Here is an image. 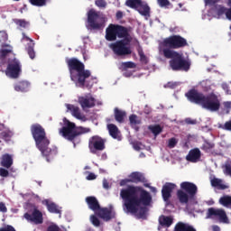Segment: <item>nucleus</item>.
Returning a JSON list of instances; mask_svg holds the SVG:
<instances>
[{
	"mask_svg": "<svg viewBox=\"0 0 231 231\" xmlns=\"http://www.w3.org/2000/svg\"><path fill=\"white\" fill-rule=\"evenodd\" d=\"M120 196L128 214H134L139 219H147V212L152 203V196L140 186H128L121 189Z\"/></svg>",
	"mask_w": 231,
	"mask_h": 231,
	"instance_id": "nucleus-1",
	"label": "nucleus"
},
{
	"mask_svg": "<svg viewBox=\"0 0 231 231\" xmlns=\"http://www.w3.org/2000/svg\"><path fill=\"white\" fill-rule=\"evenodd\" d=\"M31 134L35 142L37 149L41 152L47 162H51L57 156L59 151L57 146L50 147V139L46 135V129L41 124L31 125Z\"/></svg>",
	"mask_w": 231,
	"mask_h": 231,
	"instance_id": "nucleus-2",
	"label": "nucleus"
},
{
	"mask_svg": "<svg viewBox=\"0 0 231 231\" xmlns=\"http://www.w3.org/2000/svg\"><path fill=\"white\" fill-rule=\"evenodd\" d=\"M65 61L72 82H75L78 88L91 89L93 83L88 81V79L91 77V70L86 69V65L77 58H66Z\"/></svg>",
	"mask_w": 231,
	"mask_h": 231,
	"instance_id": "nucleus-3",
	"label": "nucleus"
},
{
	"mask_svg": "<svg viewBox=\"0 0 231 231\" xmlns=\"http://www.w3.org/2000/svg\"><path fill=\"white\" fill-rule=\"evenodd\" d=\"M185 97L191 104L202 106L204 109L211 111L212 113H216V111L221 109V101L217 95L214 93L205 96L203 92H199L196 88H191L185 94Z\"/></svg>",
	"mask_w": 231,
	"mask_h": 231,
	"instance_id": "nucleus-4",
	"label": "nucleus"
},
{
	"mask_svg": "<svg viewBox=\"0 0 231 231\" xmlns=\"http://www.w3.org/2000/svg\"><path fill=\"white\" fill-rule=\"evenodd\" d=\"M162 54L165 59H171L170 67L173 71H189L190 69V61L183 54L171 49H162Z\"/></svg>",
	"mask_w": 231,
	"mask_h": 231,
	"instance_id": "nucleus-5",
	"label": "nucleus"
},
{
	"mask_svg": "<svg viewBox=\"0 0 231 231\" xmlns=\"http://www.w3.org/2000/svg\"><path fill=\"white\" fill-rule=\"evenodd\" d=\"M60 133L63 136V138H65L69 142H72L74 147H76L77 143H80V135L91 133V128L84 126H79L76 128L75 123L68 121L67 125L63 126L60 130Z\"/></svg>",
	"mask_w": 231,
	"mask_h": 231,
	"instance_id": "nucleus-6",
	"label": "nucleus"
},
{
	"mask_svg": "<svg viewBox=\"0 0 231 231\" xmlns=\"http://www.w3.org/2000/svg\"><path fill=\"white\" fill-rule=\"evenodd\" d=\"M198 194V186L193 182L183 181L180 189L177 190V198L182 205H187L189 199H194Z\"/></svg>",
	"mask_w": 231,
	"mask_h": 231,
	"instance_id": "nucleus-7",
	"label": "nucleus"
},
{
	"mask_svg": "<svg viewBox=\"0 0 231 231\" xmlns=\"http://www.w3.org/2000/svg\"><path fill=\"white\" fill-rule=\"evenodd\" d=\"M132 41L133 37H131V34L128 33V36L123 37V40L111 43L110 48L112 49V51H114L115 55H117V57H125L133 53L131 46H129Z\"/></svg>",
	"mask_w": 231,
	"mask_h": 231,
	"instance_id": "nucleus-8",
	"label": "nucleus"
},
{
	"mask_svg": "<svg viewBox=\"0 0 231 231\" xmlns=\"http://www.w3.org/2000/svg\"><path fill=\"white\" fill-rule=\"evenodd\" d=\"M87 28L88 30H96L100 32L103 28H106V17L95 9H90L88 12Z\"/></svg>",
	"mask_w": 231,
	"mask_h": 231,
	"instance_id": "nucleus-9",
	"label": "nucleus"
},
{
	"mask_svg": "<svg viewBox=\"0 0 231 231\" xmlns=\"http://www.w3.org/2000/svg\"><path fill=\"white\" fill-rule=\"evenodd\" d=\"M124 39V37H129V29L124 25L110 23L106 29L105 39L106 41L113 42L116 39Z\"/></svg>",
	"mask_w": 231,
	"mask_h": 231,
	"instance_id": "nucleus-10",
	"label": "nucleus"
},
{
	"mask_svg": "<svg viewBox=\"0 0 231 231\" xmlns=\"http://www.w3.org/2000/svg\"><path fill=\"white\" fill-rule=\"evenodd\" d=\"M162 50H179V48H185V46H189L187 42V39L180 36V35H171L165 38L161 43Z\"/></svg>",
	"mask_w": 231,
	"mask_h": 231,
	"instance_id": "nucleus-11",
	"label": "nucleus"
},
{
	"mask_svg": "<svg viewBox=\"0 0 231 231\" xmlns=\"http://www.w3.org/2000/svg\"><path fill=\"white\" fill-rule=\"evenodd\" d=\"M23 71V65H21V61L17 60L15 57L9 58L7 60V67L5 69V75L10 77V79H19Z\"/></svg>",
	"mask_w": 231,
	"mask_h": 231,
	"instance_id": "nucleus-12",
	"label": "nucleus"
},
{
	"mask_svg": "<svg viewBox=\"0 0 231 231\" xmlns=\"http://www.w3.org/2000/svg\"><path fill=\"white\" fill-rule=\"evenodd\" d=\"M125 6L136 10L143 17H151V7L142 0H126Z\"/></svg>",
	"mask_w": 231,
	"mask_h": 231,
	"instance_id": "nucleus-13",
	"label": "nucleus"
},
{
	"mask_svg": "<svg viewBox=\"0 0 231 231\" xmlns=\"http://www.w3.org/2000/svg\"><path fill=\"white\" fill-rule=\"evenodd\" d=\"M206 219H214L215 221H219V223H229L226 211L223 208H209L206 214Z\"/></svg>",
	"mask_w": 231,
	"mask_h": 231,
	"instance_id": "nucleus-14",
	"label": "nucleus"
},
{
	"mask_svg": "<svg viewBox=\"0 0 231 231\" xmlns=\"http://www.w3.org/2000/svg\"><path fill=\"white\" fill-rule=\"evenodd\" d=\"M106 140L99 135H93L88 140V149L92 154H97L98 152L106 149Z\"/></svg>",
	"mask_w": 231,
	"mask_h": 231,
	"instance_id": "nucleus-15",
	"label": "nucleus"
},
{
	"mask_svg": "<svg viewBox=\"0 0 231 231\" xmlns=\"http://www.w3.org/2000/svg\"><path fill=\"white\" fill-rule=\"evenodd\" d=\"M23 217L26 220L30 221L31 223H34V225H42V223H44L42 212H41L37 208H34L32 214L25 213Z\"/></svg>",
	"mask_w": 231,
	"mask_h": 231,
	"instance_id": "nucleus-16",
	"label": "nucleus"
},
{
	"mask_svg": "<svg viewBox=\"0 0 231 231\" xmlns=\"http://www.w3.org/2000/svg\"><path fill=\"white\" fill-rule=\"evenodd\" d=\"M176 184L172 182H166L162 189V196L165 203H169V199L172 198V191L176 190Z\"/></svg>",
	"mask_w": 231,
	"mask_h": 231,
	"instance_id": "nucleus-17",
	"label": "nucleus"
},
{
	"mask_svg": "<svg viewBox=\"0 0 231 231\" xmlns=\"http://www.w3.org/2000/svg\"><path fill=\"white\" fill-rule=\"evenodd\" d=\"M96 216L100 217V219H103V221H111V219H115L116 213L109 208H99Z\"/></svg>",
	"mask_w": 231,
	"mask_h": 231,
	"instance_id": "nucleus-18",
	"label": "nucleus"
},
{
	"mask_svg": "<svg viewBox=\"0 0 231 231\" xmlns=\"http://www.w3.org/2000/svg\"><path fill=\"white\" fill-rule=\"evenodd\" d=\"M97 99L92 96H85L79 97V103L81 106L82 109H91L95 107Z\"/></svg>",
	"mask_w": 231,
	"mask_h": 231,
	"instance_id": "nucleus-19",
	"label": "nucleus"
},
{
	"mask_svg": "<svg viewBox=\"0 0 231 231\" xmlns=\"http://www.w3.org/2000/svg\"><path fill=\"white\" fill-rule=\"evenodd\" d=\"M67 111H70L72 116L78 120H86V116L80 113V108L75 105L66 104Z\"/></svg>",
	"mask_w": 231,
	"mask_h": 231,
	"instance_id": "nucleus-20",
	"label": "nucleus"
},
{
	"mask_svg": "<svg viewBox=\"0 0 231 231\" xmlns=\"http://www.w3.org/2000/svg\"><path fill=\"white\" fill-rule=\"evenodd\" d=\"M86 203L90 210H93L95 214L100 209V203L97 197L89 196L86 198Z\"/></svg>",
	"mask_w": 231,
	"mask_h": 231,
	"instance_id": "nucleus-21",
	"label": "nucleus"
},
{
	"mask_svg": "<svg viewBox=\"0 0 231 231\" xmlns=\"http://www.w3.org/2000/svg\"><path fill=\"white\" fill-rule=\"evenodd\" d=\"M199 158H201V151H199V148L190 150L186 156L187 162H190L191 163H196Z\"/></svg>",
	"mask_w": 231,
	"mask_h": 231,
	"instance_id": "nucleus-22",
	"label": "nucleus"
},
{
	"mask_svg": "<svg viewBox=\"0 0 231 231\" xmlns=\"http://www.w3.org/2000/svg\"><path fill=\"white\" fill-rule=\"evenodd\" d=\"M42 205L47 207V209L49 212H51V214H62V210H60L59 205L55 204L54 202L45 199L42 201Z\"/></svg>",
	"mask_w": 231,
	"mask_h": 231,
	"instance_id": "nucleus-23",
	"label": "nucleus"
},
{
	"mask_svg": "<svg viewBox=\"0 0 231 231\" xmlns=\"http://www.w3.org/2000/svg\"><path fill=\"white\" fill-rule=\"evenodd\" d=\"M130 183H145V176L139 171H134L129 176Z\"/></svg>",
	"mask_w": 231,
	"mask_h": 231,
	"instance_id": "nucleus-24",
	"label": "nucleus"
},
{
	"mask_svg": "<svg viewBox=\"0 0 231 231\" xmlns=\"http://www.w3.org/2000/svg\"><path fill=\"white\" fill-rule=\"evenodd\" d=\"M12 136H14V132L5 129V125L0 123V140H4V142H10V140H12Z\"/></svg>",
	"mask_w": 231,
	"mask_h": 231,
	"instance_id": "nucleus-25",
	"label": "nucleus"
},
{
	"mask_svg": "<svg viewBox=\"0 0 231 231\" xmlns=\"http://www.w3.org/2000/svg\"><path fill=\"white\" fill-rule=\"evenodd\" d=\"M0 165L5 169H10L14 165V157L10 153L3 154L1 157Z\"/></svg>",
	"mask_w": 231,
	"mask_h": 231,
	"instance_id": "nucleus-26",
	"label": "nucleus"
},
{
	"mask_svg": "<svg viewBox=\"0 0 231 231\" xmlns=\"http://www.w3.org/2000/svg\"><path fill=\"white\" fill-rule=\"evenodd\" d=\"M172 223H174V218L171 216L162 215L159 217V225L164 228H169Z\"/></svg>",
	"mask_w": 231,
	"mask_h": 231,
	"instance_id": "nucleus-27",
	"label": "nucleus"
},
{
	"mask_svg": "<svg viewBox=\"0 0 231 231\" xmlns=\"http://www.w3.org/2000/svg\"><path fill=\"white\" fill-rule=\"evenodd\" d=\"M14 91H18L21 93H26L30 91V82L28 81H19L18 83L14 84Z\"/></svg>",
	"mask_w": 231,
	"mask_h": 231,
	"instance_id": "nucleus-28",
	"label": "nucleus"
},
{
	"mask_svg": "<svg viewBox=\"0 0 231 231\" xmlns=\"http://www.w3.org/2000/svg\"><path fill=\"white\" fill-rule=\"evenodd\" d=\"M2 48H6V49H1L0 50V59L2 60V62H5V61H8V54L9 53H12V46L8 45V44H2L1 45Z\"/></svg>",
	"mask_w": 231,
	"mask_h": 231,
	"instance_id": "nucleus-29",
	"label": "nucleus"
},
{
	"mask_svg": "<svg viewBox=\"0 0 231 231\" xmlns=\"http://www.w3.org/2000/svg\"><path fill=\"white\" fill-rule=\"evenodd\" d=\"M211 187H215L218 190H226L228 189V186L223 183V180L217 178L211 180Z\"/></svg>",
	"mask_w": 231,
	"mask_h": 231,
	"instance_id": "nucleus-30",
	"label": "nucleus"
},
{
	"mask_svg": "<svg viewBox=\"0 0 231 231\" xmlns=\"http://www.w3.org/2000/svg\"><path fill=\"white\" fill-rule=\"evenodd\" d=\"M215 148H216V143L207 139L203 141V143L200 146L201 151H204V152H212Z\"/></svg>",
	"mask_w": 231,
	"mask_h": 231,
	"instance_id": "nucleus-31",
	"label": "nucleus"
},
{
	"mask_svg": "<svg viewBox=\"0 0 231 231\" xmlns=\"http://www.w3.org/2000/svg\"><path fill=\"white\" fill-rule=\"evenodd\" d=\"M107 129H108V133H109L110 136H112V138H114V140L118 139V134L120 133V131L118 130V126H116L114 124H109V125H107Z\"/></svg>",
	"mask_w": 231,
	"mask_h": 231,
	"instance_id": "nucleus-32",
	"label": "nucleus"
},
{
	"mask_svg": "<svg viewBox=\"0 0 231 231\" xmlns=\"http://www.w3.org/2000/svg\"><path fill=\"white\" fill-rule=\"evenodd\" d=\"M126 116H127V113H125V111H122L118 108L115 109V118H116V121L118 122L119 124H124V120Z\"/></svg>",
	"mask_w": 231,
	"mask_h": 231,
	"instance_id": "nucleus-33",
	"label": "nucleus"
},
{
	"mask_svg": "<svg viewBox=\"0 0 231 231\" xmlns=\"http://www.w3.org/2000/svg\"><path fill=\"white\" fill-rule=\"evenodd\" d=\"M218 203L222 205V207H226V208H231V196L224 195L219 199Z\"/></svg>",
	"mask_w": 231,
	"mask_h": 231,
	"instance_id": "nucleus-34",
	"label": "nucleus"
},
{
	"mask_svg": "<svg viewBox=\"0 0 231 231\" xmlns=\"http://www.w3.org/2000/svg\"><path fill=\"white\" fill-rule=\"evenodd\" d=\"M134 68H136V63L133 61L122 62L120 66V69H122V71H127V69H134Z\"/></svg>",
	"mask_w": 231,
	"mask_h": 231,
	"instance_id": "nucleus-35",
	"label": "nucleus"
},
{
	"mask_svg": "<svg viewBox=\"0 0 231 231\" xmlns=\"http://www.w3.org/2000/svg\"><path fill=\"white\" fill-rule=\"evenodd\" d=\"M137 53L139 55L140 62H142V64H149V58H147V56L143 52V49H142V47H139L137 49Z\"/></svg>",
	"mask_w": 231,
	"mask_h": 231,
	"instance_id": "nucleus-36",
	"label": "nucleus"
},
{
	"mask_svg": "<svg viewBox=\"0 0 231 231\" xmlns=\"http://www.w3.org/2000/svg\"><path fill=\"white\" fill-rule=\"evenodd\" d=\"M129 122L130 125L134 126V125H140L142 124V120L138 118V116L133 114L129 116Z\"/></svg>",
	"mask_w": 231,
	"mask_h": 231,
	"instance_id": "nucleus-37",
	"label": "nucleus"
},
{
	"mask_svg": "<svg viewBox=\"0 0 231 231\" xmlns=\"http://www.w3.org/2000/svg\"><path fill=\"white\" fill-rule=\"evenodd\" d=\"M190 225L185 224L183 222H178L175 226L173 231H187Z\"/></svg>",
	"mask_w": 231,
	"mask_h": 231,
	"instance_id": "nucleus-38",
	"label": "nucleus"
},
{
	"mask_svg": "<svg viewBox=\"0 0 231 231\" xmlns=\"http://www.w3.org/2000/svg\"><path fill=\"white\" fill-rule=\"evenodd\" d=\"M149 129L154 134V136H158L162 131H163V128L160 125H150Z\"/></svg>",
	"mask_w": 231,
	"mask_h": 231,
	"instance_id": "nucleus-39",
	"label": "nucleus"
},
{
	"mask_svg": "<svg viewBox=\"0 0 231 231\" xmlns=\"http://www.w3.org/2000/svg\"><path fill=\"white\" fill-rule=\"evenodd\" d=\"M33 48H35V43H28L26 50L30 59L32 60L35 59V50Z\"/></svg>",
	"mask_w": 231,
	"mask_h": 231,
	"instance_id": "nucleus-40",
	"label": "nucleus"
},
{
	"mask_svg": "<svg viewBox=\"0 0 231 231\" xmlns=\"http://www.w3.org/2000/svg\"><path fill=\"white\" fill-rule=\"evenodd\" d=\"M32 6H46L48 0H29Z\"/></svg>",
	"mask_w": 231,
	"mask_h": 231,
	"instance_id": "nucleus-41",
	"label": "nucleus"
},
{
	"mask_svg": "<svg viewBox=\"0 0 231 231\" xmlns=\"http://www.w3.org/2000/svg\"><path fill=\"white\" fill-rule=\"evenodd\" d=\"M14 23H15L17 26H20L21 28H26V26L30 24V23L24 19H14Z\"/></svg>",
	"mask_w": 231,
	"mask_h": 231,
	"instance_id": "nucleus-42",
	"label": "nucleus"
},
{
	"mask_svg": "<svg viewBox=\"0 0 231 231\" xmlns=\"http://www.w3.org/2000/svg\"><path fill=\"white\" fill-rule=\"evenodd\" d=\"M6 41H8V33L5 31H0V43L6 44Z\"/></svg>",
	"mask_w": 231,
	"mask_h": 231,
	"instance_id": "nucleus-43",
	"label": "nucleus"
},
{
	"mask_svg": "<svg viewBox=\"0 0 231 231\" xmlns=\"http://www.w3.org/2000/svg\"><path fill=\"white\" fill-rule=\"evenodd\" d=\"M216 8H217V15H223L224 14H226V11L228 10V8H226L225 6H222V5H216Z\"/></svg>",
	"mask_w": 231,
	"mask_h": 231,
	"instance_id": "nucleus-44",
	"label": "nucleus"
},
{
	"mask_svg": "<svg viewBox=\"0 0 231 231\" xmlns=\"http://www.w3.org/2000/svg\"><path fill=\"white\" fill-rule=\"evenodd\" d=\"M90 221L94 226H97V227L100 226V219H98V217H97V216L92 215L90 217Z\"/></svg>",
	"mask_w": 231,
	"mask_h": 231,
	"instance_id": "nucleus-45",
	"label": "nucleus"
},
{
	"mask_svg": "<svg viewBox=\"0 0 231 231\" xmlns=\"http://www.w3.org/2000/svg\"><path fill=\"white\" fill-rule=\"evenodd\" d=\"M178 145V139L177 138H171L168 141V147H170V149H174V146Z\"/></svg>",
	"mask_w": 231,
	"mask_h": 231,
	"instance_id": "nucleus-46",
	"label": "nucleus"
},
{
	"mask_svg": "<svg viewBox=\"0 0 231 231\" xmlns=\"http://www.w3.org/2000/svg\"><path fill=\"white\" fill-rule=\"evenodd\" d=\"M95 5L98 6V8H106V6H107L106 0H96Z\"/></svg>",
	"mask_w": 231,
	"mask_h": 231,
	"instance_id": "nucleus-47",
	"label": "nucleus"
},
{
	"mask_svg": "<svg viewBox=\"0 0 231 231\" xmlns=\"http://www.w3.org/2000/svg\"><path fill=\"white\" fill-rule=\"evenodd\" d=\"M221 0H204L206 6H215Z\"/></svg>",
	"mask_w": 231,
	"mask_h": 231,
	"instance_id": "nucleus-48",
	"label": "nucleus"
},
{
	"mask_svg": "<svg viewBox=\"0 0 231 231\" xmlns=\"http://www.w3.org/2000/svg\"><path fill=\"white\" fill-rule=\"evenodd\" d=\"M0 176L2 178H8V176H10V172L5 168H0Z\"/></svg>",
	"mask_w": 231,
	"mask_h": 231,
	"instance_id": "nucleus-49",
	"label": "nucleus"
},
{
	"mask_svg": "<svg viewBox=\"0 0 231 231\" xmlns=\"http://www.w3.org/2000/svg\"><path fill=\"white\" fill-rule=\"evenodd\" d=\"M158 5L163 8V6H169L171 2L169 0H157Z\"/></svg>",
	"mask_w": 231,
	"mask_h": 231,
	"instance_id": "nucleus-50",
	"label": "nucleus"
},
{
	"mask_svg": "<svg viewBox=\"0 0 231 231\" xmlns=\"http://www.w3.org/2000/svg\"><path fill=\"white\" fill-rule=\"evenodd\" d=\"M164 88H170V89H176V88H178V82L170 81L164 86Z\"/></svg>",
	"mask_w": 231,
	"mask_h": 231,
	"instance_id": "nucleus-51",
	"label": "nucleus"
},
{
	"mask_svg": "<svg viewBox=\"0 0 231 231\" xmlns=\"http://www.w3.org/2000/svg\"><path fill=\"white\" fill-rule=\"evenodd\" d=\"M227 5L230 6V8H227L226 12V17L228 19V21H231V0L227 1Z\"/></svg>",
	"mask_w": 231,
	"mask_h": 231,
	"instance_id": "nucleus-52",
	"label": "nucleus"
},
{
	"mask_svg": "<svg viewBox=\"0 0 231 231\" xmlns=\"http://www.w3.org/2000/svg\"><path fill=\"white\" fill-rule=\"evenodd\" d=\"M185 123L188 124V125H196L198 124V121L196 119L188 117L185 119Z\"/></svg>",
	"mask_w": 231,
	"mask_h": 231,
	"instance_id": "nucleus-53",
	"label": "nucleus"
},
{
	"mask_svg": "<svg viewBox=\"0 0 231 231\" xmlns=\"http://www.w3.org/2000/svg\"><path fill=\"white\" fill-rule=\"evenodd\" d=\"M46 231H60V227H59V226L53 224V225L49 226L47 227Z\"/></svg>",
	"mask_w": 231,
	"mask_h": 231,
	"instance_id": "nucleus-54",
	"label": "nucleus"
},
{
	"mask_svg": "<svg viewBox=\"0 0 231 231\" xmlns=\"http://www.w3.org/2000/svg\"><path fill=\"white\" fill-rule=\"evenodd\" d=\"M0 212L3 214H6V212H8V208H6V204H5V202H0Z\"/></svg>",
	"mask_w": 231,
	"mask_h": 231,
	"instance_id": "nucleus-55",
	"label": "nucleus"
},
{
	"mask_svg": "<svg viewBox=\"0 0 231 231\" xmlns=\"http://www.w3.org/2000/svg\"><path fill=\"white\" fill-rule=\"evenodd\" d=\"M0 231H16L14 226L7 225L5 227H1Z\"/></svg>",
	"mask_w": 231,
	"mask_h": 231,
	"instance_id": "nucleus-56",
	"label": "nucleus"
},
{
	"mask_svg": "<svg viewBox=\"0 0 231 231\" xmlns=\"http://www.w3.org/2000/svg\"><path fill=\"white\" fill-rule=\"evenodd\" d=\"M222 129L225 131H231V120L225 123V125L222 126Z\"/></svg>",
	"mask_w": 231,
	"mask_h": 231,
	"instance_id": "nucleus-57",
	"label": "nucleus"
},
{
	"mask_svg": "<svg viewBox=\"0 0 231 231\" xmlns=\"http://www.w3.org/2000/svg\"><path fill=\"white\" fill-rule=\"evenodd\" d=\"M134 151H142V143L136 142L133 143Z\"/></svg>",
	"mask_w": 231,
	"mask_h": 231,
	"instance_id": "nucleus-58",
	"label": "nucleus"
},
{
	"mask_svg": "<svg viewBox=\"0 0 231 231\" xmlns=\"http://www.w3.org/2000/svg\"><path fill=\"white\" fill-rule=\"evenodd\" d=\"M22 35H23V41H29L30 44H35V42H33L32 38L26 36V33L23 32Z\"/></svg>",
	"mask_w": 231,
	"mask_h": 231,
	"instance_id": "nucleus-59",
	"label": "nucleus"
},
{
	"mask_svg": "<svg viewBox=\"0 0 231 231\" xmlns=\"http://www.w3.org/2000/svg\"><path fill=\"white\" fill-rule=\"evenodd\" d=\"M87 180L88 181H91L93 180H97V175H95V173L90 172L88 176H87Z\"/></svg>",
	"mask_w": 231,
	"mask_h": 231,
	"instance_id": "nucleus-60",
	"label": "nucleus"
},
{
	"mask_svg": "<svg viewBox=\"0 0 231 231\" xmlns=\"http://www.w3.org/2000/svg\"><path fill=\"white\" fill-rule=\"evenodd\" d=\"M103 188L106 189V190L109 189V188H110L109 181H107L106 179L103 180Z\"/></svg>",
	"mask_w": 231,
	"mask_h": 231,
	"instance_id": "nucleus-61",
	"label": "nucleus"
},
{
	"mask_svg": "<svg viewBox=\"0 0 231 231\" xmlns=\"http://www.w3.org/2000/svg\"><path fill=\"white\" fill-rule=\"evenodd\" d=\"M127 183H131V180H130L129 179L122 180L120 181V186H121V187H124V186L127 185Z\"/></svg>",
	"mask_w": 231,
	"mask_h": 231,
	"instance_id": "nucleus-62",
	"label": "nucleus"
},
{
	"mask_svg": "<svg viewBox=\"0 0 231 231\" xmlns=\"http://www.w3.org/2000/svg\"><path fill=\"white\" fill-rule=\"evenodd\" d=\"M116 17L117 20H120L124 17V13L122 11H117L116 14Z\"/></svg>",
	"mask_w": 231,
	"mask_h": 231,
	"instance_id": "nucleus-63",
	"label": "nucleus"
},
{
	"mask_svg": "<svg viewBox=\"0 0 231 231\" xmlns=\"http://www.w3.org/2000/svg\"><path fill=\"white\" fill-rule=\"evenodd\" d=\"M224 107L226 109H231V102L230 101L224 102Z\"/></svg>",
	"mask_w": 231,
	"mask_h": 231,
	"instance_id": "nucleus-64",
	"label": "nucleus"
}]
</instances>
